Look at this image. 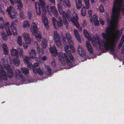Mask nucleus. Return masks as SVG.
I'll use <instances>...</instances> for the list:
<instances>
[{"mask_svg":"<svg viewBox=\"0 0 124 124\" xmlns=\"http://www.w3.org/2000/svg\"><path fill=\"white\" fill-rule=\"evenodd\" d=\"M121 9L124 14V1L123 0H116L113 3L111 20H109L110 27H106L105 33L103 32L101 34L103 38L106 39L103 42L106 50H109L113 53L114 51V42L119 40L121 34L119 30L113 29L116 28V24L117 23Z\"/></svg>","mask_w":124,"mask_h":124,"instance_id":"f257e3e1","label":"nucleus"},{"mask_svg":"<svg viewBox=\"0 0 124 124\" xmlns=\"http://www.w3.org/2000/svg\"><path fill=\"white\" fill-rule=\"evenodd\" d=\"M39 2L37 4L35 3V6L37 14L40 16L41 14H45L48 13L50 14L51 12L56 17L58 16V13L55 6H52L49 5H46L44 0H39Z\"/></svg>","mask_w":124,"mask_h":124,"instance_id":"f03ea898","label":"nucleus"},{"mask_svg":"<svg viewBox=\"0 0 124 124\" xmlns=\"http://www.w3.org/2000/svg\"><path fill=\"white\" fill-rule=\"evenodd\" d=\"M65 36L67 40L68 44L70 45V46L66 45L64 47L65 52L68 54L69 58L70 60L72 61L74 59V57L72 56L71 53H74L75 50L74 46L72 41L71 40V37L69 33L67 32L65 33Z\"/></svg>","mask_w":124,"mask_h":124,"instance_id":"7ed1b4c3","label":"nucleus"},{"mask_svg":"<svg viewBox=\"0 0 124 124\" xmlns=\"http://www.w3.org/2000/svg\"><path fill=\"white\" fill-rule=\"evenodd\" d=\"M62 15H63V17L67 18L70 21H71L75 26H78L79 25V24L77 23H76L77 22H75L76 20V21L78 20V17L77 14L75 13H73V15L72 16H71L70 14V12H67L66 13L64 11V13L63 14H61Z\"/></svg>","mask_w":124,"mask_h":124,"instance_id":"20e7f679","label":"nucleus"},{"mask_svg":"<svg viewBox=\"0 0 124 124\" xmlns=\"http://www.w3.org/2000/svg\"><path fill=\"white\" fill-rule=\"evenodd\" d=\"M59 57V60L61 63L66 62L68 66L71 67H72V62L69 59L68 55L65 53H60Z\"/></svg>","mask_w":124,"mask_h":124,"instance_id":"39448f33","label":"nucleus"},{"mask_svg":"<svg viewBox=\"0 0 124 124\" xmlns=\"http://www.w3.org/2000/svg\"><path fill=\"white\" fill-rule=\"evenodd\" d=\"M54 37L56 45L59 47L61 45V38L57 31H55L54 32Z\"/></svg>","mask_w":124,"mask_h":124,"instance_id":"423d86ee","label":"nucleus"},{"mask_svg":"<svg viewBox=\"0 0 124 124\" xmlns=\"http://www.w3.org/2000/svg\"><path fill=\"white\" fill-rule=\"evenodd\" d=\"M11 4L14 5L17 4V9L18 10L20 11L23 8V5L21 0H9Z\"/></svg>","mask_w":124,"mask_h":124,"instance_id":"0eeeda50","label":"nucleus"},{"mask_svg":"<svg viewBox=\"0 0 124 124\" xmlns=\"http://www.w3.org/2000/svg\"><path fill=\"white\" fill-rule=\"evenodd\" d=\"M23 59L24 63L27 65L28 68L31 69V67H33L34 66L32 63L30 62L31 58L29 56L25 55L23 57Z\"/></svg>","mask_w":124,"mask_h":124,"instance_id":"6e6552de","label":"nucleus"},{"mask_svg":"<svg viewBox=\"0 0 124 124\" xmlns=\"http://www.w3.org/2000/svg\"><path fill=\"white\" fill-rule=\"evenodd\" d=\"M91 41L92 44L94 45L96 43L98 44L99 46V48L101 49L103 48V46L102 44V42L100 41L99 39L94 38L93 40H91Z\"/></svg>","mask_w":124,"mask_h":124,"instance_id":"1a4fd4ad","label":"nucleus"},{"mask_svg":"<svg viewBox=\"0 0 124 124\" xmlns=\"http://www.w3.org/2000/svg\"><path fill=\"white\" fill-rule=\"evenodd\" d=\"M31 29L32 31L33 32L35 35H36V36L40 37V36L39 35V34L40 33V32L38 30L37 26L36 24L32 26Z\"/></svg>","mask_w":124,"mask_h":124,"instance_id":"9d476101","label":"nucleus"},{"mask_svg":"<svg viewBox=\"0 0 124 124\" xmlns=\"http://www.w3.org/2000/svg\"><path fill=\"white\" fill-rule=\"evenodd\" d=\"M23 37L26 44H30L31 42V39L30 37V34L28 33L24 32L23 34Z\"/></svg>","mask_w":124,"mask_h":124,"instance_id":"9b49d317","label":"nucleus"},{"mask_svg":"<svg viewBox=\"0 0 124 124\" xmlns=\"http://www.w3.org/2000/svg\"><path fill=\"white\" fill-rule=\"evenodd\" d=\"M77 49L78 52L81 57H85V53L81 46L80 45L78 46Z\"/></svg>","mask_w":124,"mask_h":124,"instance_id":"f8f14e48","label":"nucleus"},{"mask_svg":"<svg viewBox=\"0 0 124 124\" xmlns=\"http://www.w3.org/2000/svg\"><path fill=\"white\" fill-rule=\"evenodd\" d=\"M42 19L44 25L47 29L49 28V23L47 17L45 16H42Z\"/></svg>","mask_w":124,"mask_h":124,"instance_id":"ddd939ff","label":"nucleus"},{"mask_svg":"<svg viewBox=\"0 0 124 124\" xmlns=\"http://www.w3.org/2000/svg\"><path fill=\"white\" fill-rule=\"evenodd\" d=\"M5 27L2 29H5L6 32L8 36L11 35L12 34V32L11 31L9 28V24L8 22H7L5 23Z\"/></svg>","mask_w":124,"mask_h":124,"instance_id":"4468645a","label":"nucleus"},{"mask_svg":"<svg viewBox=\"0 0 124 124\" xmlns=\"http://www.w3.org/2000/svg\"><path fill=\"white\" fill-rule=\"evenodd\" d=\"M15 23L13 22H12L11 24L10 28L12 31L13 35H17V31Z\"/></svg>","mask_w":124,"mask_h":124,"instance_id":"2eb2a0df","label":"nucleus"},{"mask_svg":"<svg viewBox=\"0 0 124 124\" xmlns=\"http://www.w3.org/2000/svg\"><path fill=\"white\" fill-rule=\"evenodd\" d=\"M49 50L51 53L53 54L54 57L56 56L57 53V51L55 47L54 46L52 47L50 46Z\"/></svg>","mask_w":124,"mask_h":124,"instance_id":"dca6fc26","label":"nucleus"},{"mask_svg":"<svg viewBox=\"0 0 124 124\" xmlns=\"http://www.w3.org/2000/svg\"><path fill=\"white\" fill-rule=\"evenodd\" d=\"M34 66L32 67V69L33 72L35 73H38L39 75H43V72L40 68H34Z\"/></svg>","mask_w":124,"mask_h":124,"instance_id":"f3484780","label":"nucleus"},{"mask_svg":"<svg viewBox=\"0 0 124 124\" xmlns=\"http://www.w3.org/2000/svg\"><path fill=\"white\" fill-rule=\"evenodd\" d=\"M29 55L31 58L35 60L36 61V51L33 49H31V52L29 53Z\"/></svg>","mask_w":124,"mask_h":124,"instance_id":"a211bd4d","label":"nucleus"},{"mask_svg":"<svg viewBox=\"0 0 124 124\" xmlns=\"http://www.w3.org/2000/svg\"><path fill=\"white\" fill-rule=\"evenodd\" d=\"M8 77L9 78H12L13 77V73L12 70L11 68H8L7 70Z\"/></svg>","mask_w":124,"mask_h":124,"instance_id":"6ab92c4d","label":"nucleus"},{"mask_svg":"<svg viewBox=\"0 0 124 124\" xmlns=\"http://www.w3.org/2000/svg\"><path fill=\"white\" fill-rule=\"evenodd\" d=\"M86 45L88 51L90 54H92L93 53V50L92 48L90 43L88 42H87Z\"/></svg>","mask_w":124,"mask_h":124,"instance_id":"aec40b11","label":"nucleus"},{"mask_svg":"<svg viewBox=\"0 0 124 124\" xmlns=\"http://www.w3.org/2000/svg\"><path fill=\"white\" fill-rule=\"evenodd\" d=\"M2 47L4 54L6 55H8L9 52L8 48L7 45L5 44H3Z\"/></svg>","mask_w":124,"mask_h":124,"instance_id":"412c9836","label":"nucleus"},{"mask_svg":"<svg viewBox=\"0 0 124 124\" xmlns=\"http://www.w3.org/2000/svg\"><path fill=\"white\" fill-rule=\"evenodd\" d=\"M57 7L59 12L60 14H63L64 13V11L63 10L62 4L59 3L57 4Z\"/></svg>","mask_w":124,"mask_h":124,"instance_id":"4be33fe9","label":"nucleus"},{"mask_svg":"<svg viewBox=\"0 0 124 124\" xmlns=\"http://www.w3.org/2000/svg\"><path fill=\"white\" fill-rule=\"evenodd\" d=\"M58 1L61 2H62L64 4L66 5L67 6L70 8L71 7V4L69 1V0H57Z\"/></svg>","mask_w":124,"mask_h":124,"instance_id":"5701e85b","label":"nucleus"},{"mask_svg":"<svg viewBox=\"0 0 124 124\" xmlns=\"http://www.w3.org/2000/svg\"><path fill=\"white\" fill-rule=\"evenodd\" d=\"M76 7L77 9H79L81 8L83 6L82 1L81 0H78L76 2Z\"/></svg>","mask_w":124,"mask_h":124,"instance_id":"b1692460","label":"nucleus"},{"mask_svg":"<svg viewBox=\"0 0 124 124\" xmlns=\"http://www.w3.org/2000/svg\"><path fill=\"white\" fill-rule=\"evenodd\" d=\"M13 62L16 66L19 65L20 61L19 59V57H14L13 60Z\"/></svg>","mask_w":124,"mask_h":124,"instance_id":"393cba45","label":"nucleus"},{"mask_svg":"<svg viewBox=\"0 0 124 124\" xmlns=\"http://www.w3.org/2000/svg\"><path fill=\"white\" fill-rule=\"evenodd\" d=\"M57 18L58 19V20L59 21H57V23H56L57 25L56 27L57 26L58 27L62 26V17L60 16H58Z\"/></svg>","mask_w":124,"mask_h":124,"instance_id":"a878e982","label":"nucleus"},{"mask_svg":"<svg viewBox=\"0 0 124 124\" xmlns=\"http://www.w3.org/2000/svg\"><path fill=\"white\" fill-rule=\"evenodd\" d=\"M34 46L35 48H36V50L38 53H39L40 52V47L39 46L38 43L36 41L34 42Z\"/></svg>","mask_w":124,"mask_h":124,"instance_id":"bb28decb","label":"nucleus"},{"mask_svg":"<svg viewBox=\"0 0 124 124\" xmlns=\"http://www.w3.org/2000/svg\"><path fill=\"white\" fill-rule=\"evenodd\" d=\"M5 23H4V21L2 17H0V28H3L5 27Z\"/></svg>","mask_w":124,"mask_h":124,"instance_id":"cd10ccee","label":"nucleus"},{"mask_svg":"<svg viewBox=\"0 0 124 124\" xmlns=\"http://www.w3.org/2000/svg\"><path fill=\"white\" fill-rule=\"evenodd\" d=\"M83 32L85 37L86 38L88 39H91V36L87 30L85 29L83 31Z\"/></svg>","mask_w":124,"mask_h":124,"instance_id":"c85d7f7f","label":"nucleus"},{"mask_svg":"<svg viewBox=\"0 0 124 124\" xmlns=\"http://www.w3.org/2000/svg\"><path fill=\"white\" fill-rule=\"evenodd\" d=\"M2 38L4 40H7L8 39L7 35L6 33L3 31L1 33Z\"/></svg>","mask_w":124,"mask_h":124,"instance_id":"c756f323","label":"nucleus"},{"mask_svg":"<svg viewBox=\"0 0 124 124\" xmlns=\"http://www.w3.org/2000/svg\"><path fill=\"white\" fill-rule=\"evenodd\" d=\"M21 71L24 74H27L29 73V69L27 68L23 67L21 68Z\"/></svg>","mask_w":124,"mask_h":124,"instance_id":"7c9ffc66","label":"nucleus"},{"mask_svg":"<svg viewBox=\"0 0 124 124\" xmlns=\"http://www.w3.org/2000/svg\"><path fill=\"white\" fill-rule=\"evenodd\" d=\"M11 54L13 56H16V57H19V54L17 50L14 49H13Z\"/></svg>","mask_w":124,"mask_h":124,"instance_id":"2f4dec72","label":"nucleus"},{"mask_svg":"<svg viewBox=\"0 0 124 124\" xmlns=\"http://www.w3.org/2000/svg\"><path fill=\"white\" fill-rule=\"evenodd\" d=\"M29 22L27 21H23V28H27L29 27Z\"/></svg>","mask_w":124,"mask_h":124,"instance_id":"473e14b6","label":"nucleus"},{"mask_svg":"<svg viewBox=\"0 0 124 124\" xmlns=\"http://www.w3.org/2000/svg\"><path fill=\"white\" fill-rule=\"evenodd\" d=\"M17 42L18 45L20 46L22 45V38L21 36H19L17 37Z\"/></svg>","mask_w":124,"mask_h":124,"instance_id":"72a5a7b5","label":"nucleus"},{"mask_svg":"<svg viewBox=\"0 0 124 124\" xmlns=\"http://www.w3.org/2000/svg\"><path fill=\"white\" fill-rule=\"evenodd\" d=\"M19 15L20 19L22 20H23L25 18V16L24 11H22L19 13Z\"/></svg>","mask_w":124,"mask_h":124,"instance_id":"f704fd0d","label":"nucleus"},{"mask_svg":"<svg viewBox=\"0 0 124 124\" xmlns=\"http://www.w3.org/2000/svg\"><path fill=\"white\" fill-rule=\"evenodd\" d=\"M85 6H83L81 11V15L83 16H85Z\"/></svg>","mask_w":124,"mask_h":124,"instance_id":"c9c22d12","label":"nucleus"},{"mask_svg":"<svg viewBox=\"0 0 124 124\" xmlns=\"http://www.w3.org/2000/svg\"><path fill=\"white\" fill-rule=\"evenodd\" d=\"M9 15L10 18L12 19H14L17 17V14L14 12L13 13H11L9 14Z\"/></svg>","mask_w":124,"mask_h":124,"instance_id":"e433bc0d","label":"nucleus"},{"mask_svg":"<svg viewBox=\"0 0 124 124\" xmlns=\"http://www.w3.org/2000/svg\"><path fill=\"white\" fill-rule=\"evenodd\" d=\"M52 20L54 26L55 27V28L56 26L57 25L56 23H57L58 21H57L56 19L54 17H53L52 18Z\"/></svg>","mask_w":124,"mask_h":124,"instance_id":"4c0bfd02","label":"nucleus"},{"mask_svg":"<svg viewBox=\"0 0 124 124\" xmlns=\"http://www.w3.org/2000/svg\"><path fill=\"white\" fill-rule=\"evenodd\" d=\"M42 44L44 48H46L47 46V42L46 40H44L42 41Z\"/></svg>","mask_w":124,"mask_h":124,"instance_id":"58836bf2","label":"nucleus"},{"mask_svg":"<svg viewBox=\"0 0 124 124\" xmlns=\"http://www.w3.org/2000/svg\"><path fill=\"white\" fill-rule=\"evenodd\" d=\"M85 4L86 8L88 9L89 8V0H83Z\"/></svg>","mask_w":124,"mask_h":124,"instance_id":"ea45409f","label":"nucleus"},{"mask_svg":"<svg viewBox=\"0 0 124 124\" xmlns=\"http://www.w3.org/2000/svg\"><path fill=\"white\" fill-rule=\"evenodd\" d=\"M28 18L30 20L32 19V13L31 11H29L27 13Z\"/></svg>","mask_w":124,"mask_h":124,"instance_id":"a19ab883","label":"nucleus"},{"mask_svg":"<svg viewBox=\"0 0 124 124\" xmlns=\"http://www.w3.org/2000/svg\"><path fill=\"white\" fill-rule=\"evenodd\" d=\"M74 35L75 37L76 38V39L78 40V41L80 43L81 41V40L79 34V33L76 34H75Z\"/></svg>","mask_w":124,"mask_h":124,"instance_id":"79ce46f5","label":"nucleus"},{"mask_svg":"<svg viewBox=\"0 0 124 124\" xmlns=\"http://www.w3.org/2000/svg\"><path fill=\"white\" fill-rule=\"evenodd\" d=\"M13 9V7L10 6L7 9L6 11L8 12L9 14L11 13L12 10Z\"/></svg>","mask_w":124,"mask_h":124,"instance_id":"37998d69","label":"nucleus"},{"mask_svg":"<svg viewBox=\"0 0 124 124\" xmlns=\"http://www.w3.org/2000/svg\"><path fill=\"white\" fill-rule=\"evenodd\" d=\"M63 22L64 25H65L67 27L68 25V22L66 18L63 17Z\"/></svg>","mask_w":124,"mask_h":124,"instance_id":"c03bdc74","label":"nucleus"},{"mask_svg":"<svg viewBox=\"0 0 124 124\" xmlns=\"http://www.w3.org/2000/svg\"><path fill=\"white\" fill-rule=\"evenodd\" d=\"M23 75L21 73L20 70L18 71V73L16 75V77H17V76L18 77L19 76V78H21L23 77Z\"/></svg>","mask_w":124,"mask_h":124,"instance_id":"a18cd8bd","label":"nucleus"},{"mask_svg":"<svg viewBox=\"0 0 124 124\" xmlns=\"http://www.w3.org/2000/svg\"><path fill=\"white\" fill-rule=\"evenodd\" d=\"M99 11L102 12H103L104 11V7L101 4L100 7L99 8Z\"/></svg>","mask_w":124,"mask_h":124,"instance_id":"49530a36","label":"nucleus"},{"mask_svg":"<svg viewBox=\"0 0 124 124\" xmlns=\"http://www.w3.org/2000/svg\"><path fill=\"white\" fill-rule=\"evenodd\" d=\"M78 21H76V20H75V22H76V23H77L78 24H79V25H78V26H75V25L74 24H73L74 26H76L77 28H78V29H79V31H81L82 30V28H81V27H80V25H79V23H78Z\"/></svg>","mask_w":124,"mask_h":124,"instance_id":"de8ad7c7","label":"nucleus"},{"mask_svg":"<svg viewBox=\"0 0 124 124\" xmlns=\"http://www.w3.org/2000/svg\"><path fill=\"white\" fill-rule=\"evenodd\" d=\"M51 64L54 67H55L56 66V65L55 64V61L54 58L53 59L52 62H51Z\"/></svg>","mask_w":124,"mask_h":124,"instance_id":"09e8293b","label":"nucleus"},{"mask_svg":"<svg viewBox=\"0 0 124 124\" xmlns=\"http://www.w3.org/2000/svg\"><path fill=\"white\" fill-rule=\"evenodd\" d=\"M39 35L40 36V37H38V36H36V35H35L36 38L37 39V40L38 41L40 42L41 41V39L42 38L41 35V33L39 34Z\"/></svg>","mask_w":124,"mask_h":124,"instance_id":"8fccbe9b","label":"nucleus"},{"mask_svg":"<svg viewBox=\"0 0 124 124\" xmlns=\"http://www.w3.org/2000/svg\"><path fill=\"white\" fill-rule=\"evenodd\" d=\"M66 38L65 36H63L62 37V41L63 42V44L65 45L66 44Z\"/></svg>","mask_w":124,"mask_h":124,"instance_id":"3c124183","label":"nucleus"},{"mask_svg":"<svg viewBox=\"0 0 124 124\" xmlns=\"http://www.w3.org/2000/svg\"><path fill=\"white\" fill-rule=\"evenodd\" d=\"M94 24L95 26H99V22L98 19L94 21Z\"/></svg>","mask_w":124,"mask_h":124,"instance_id":"603ef678","label":"nucleus"},{"mask_svg":"<svg viewBox=\"0 0 124 124\" xmlns=\"http://www.w3.org/2000/svg\"><path fill=\"white\" fill-rule=\"evenodd\" d=\"M4 9V8L2 6H0V12L3 14H4V13L3 10Z\"/></svg>","mask_w":124,"mask_h":124,"instance_id":"864d4df0","label":"nucleus"},{"mask_svg":"<svg viewBox=\"0 0 124 124\" xmlns=\"http://www.w3.org/2000/svg\"><path fill=\"white\" fill-rule=\"evenodd\" d=\"M47 72L49 73L48 74L50 75L51 73V68L49 67L47 68Z\"/></svg>","mask_w":124,"mask_h":124,"instance_id":"5fc2aeb1","label":"nucleus"},{"mask_svg":"<svg viewBox=\"0 0 124 124\" xmlns=\"http://www.w3.org/2000/svg\"><path fill=\"white\" fill-rule=\"evenodd\" d=\"M100 23L101 24L103 25L104 23V21L102 19H101L100 20Z\"/></svg>","mask_w":124,"mask_h":124,"instance_id":"6e6d98bb","label":"nucleus"},{"mask_svg":"<svg viewBox=\"0 0 124 124\" xmlns=\"http://www.w3.org/2000/svg\"><path fill=\"white\" fill-rule=\"evenodd\" d=\"M47 59V57L46 56H44L42 58V59L43 60L45 61Z\"/></svg>","mask_w":124,"mask_h":124,"instance_id":"4d7b16f0","label":"nucleus"},{"mask_svg":"<svg viewBox=\"0 0 124 124\" xmlns=\"http://www.w3.org/2000/svg\"><path fill=\"white\" fill-rule=\"evenodd\" d=\"M83 26H84V27H86L87 26V25L86 23V22L85 21H84V22L83 23Z\"/></svg>","mask_w":124,"mask_h":124,"instance_id":"13d9d810","label":"nucleus"},{"mask_svg":"<svg viewBox=\"0 0 124 124\" xmlns=\"http://www.w3.org/2000/svg\"><path fill=\"white\" fill-rule=\"evenodd\" d=\"M19 54L20 57H23L24 56L23 55V53H19Z\"/></svg>","mask_w":124,"mask_h":124,"instance_id":"bf43d9fd","label":"nucleus"},{"mask_svg":"<svg viewBox=\"0 0 124 124\" xmlns=\"http://www.w3.org/2000/svg\"><path fill=\"white\" fill-rule=\"evenodd\" d=\"M49 0L50 2L53 3L55 4V0Z\"/></svg>","mask_w":124,"mask_h":124,"instance_id":"052dcab7","label":"nucleus"},{"mask_svg":"<svg viewBox=\"0 0 124 124\" xmlns=\"http://www.w3.org/2000/svg\"><path fill=\"white\" fill-rule=\"evenodd\" d=\"M34 65L35 67H37L38 66V63L37 62H35L34 64Z\"/></svg>","mask_w":124,"mask_h":124,"instance_id":"680f3d73","label":"nucleus"},{"mask_svg":"<svg viewBox=\"0 0 124 124\" xmlns=\"http://www.w3.org/2000/svg\"><path fill=\"white\" fill-rule=\"evenodd\" d=\"M74 34H77V33H78V31L76 29H75L74 30Z\"/></svg>","mask_w":124,"mask_h":124,"instance_id":"e2e57ef3","label":"nucleus"},{"mask_svg":"<svg viewBox=\"0 0 124 124\" xmlns=\"http://www.w3.org/2000/svg\"><path fill=\"white\" fill-rule=\"evenodd\" d=\"M92 3H94V2L97 1V0H91Z\"/></svg>","mask_w":124,"mask_h":124,"instance_id":"0e129e2a","label":"nucleus"},{"mask_svg":"<svg viewBox=\"0 0 124 124\" xmlns=\"http://www.w3.org/2000/svg\"><path fill=\"white\" fill-rule=\"evenodd\" d=\"M121 40H122L124 41V35H123L122 36V37Z\"/></svg>","mask_w":124,"mask_h":124,"instance_id":"69168bd1","label":"nucleus"},{"mask_svg":"<svg viewBox=\"0 0 124 124\" xmlns=\"http://www.w3.org/2000/svg\"><path fill=\"white\" fill-rule=\"evenodd\" d=\"M122 44H121L119 43V45L118 48H120L122 46Z\"/></svg>","mask_w":124,"mask_h":124,"instance_id":"338daca9","label":"nucleus"},{"mask_svg":"<svg viewBox=\"0 0 124 124\" xmlns=\"http://www.w3.org/2000/svg\"><path fill=\"white\" fill-rule=\"evenodd\" d=\"M124 42V41L122 40H121L120 41V43L121 44L123 45Z\"/></svg>","mask_w":124,"mask_h":124,"instance_id":"774afa93","label":"nucleus"}]
</instances>
